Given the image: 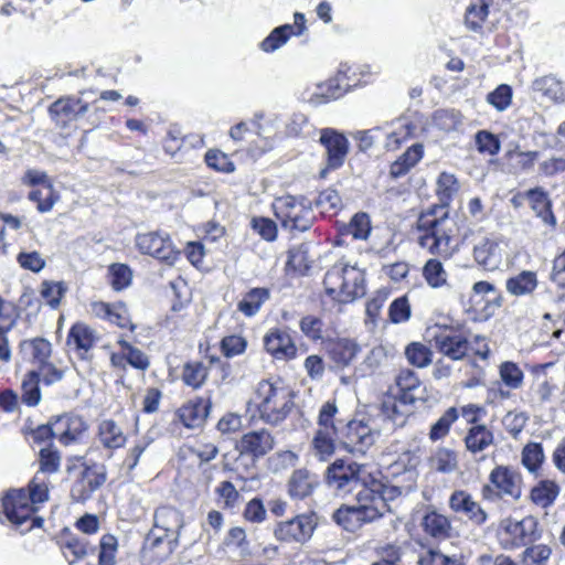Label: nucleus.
Segmentation results:
<instances>
[{
	"mask_svg": "<svg viewBox=\"0 0 565 565\" xmlns=\"http://www.w3.org/2000/svg\"><path fill=\"white\" fill-rule=\"evenodd\" d=\"M436 185L439 204L431 205L419 214L416 226L419 233L417 242L431 255L449 259L468 238L466 232L461 239H457L460 228L448 211L449 203L460 185L457 178L448 172L438 175Z\"/></svg>",
	"mask_w": 565,
	"mask_h": 565,
	"instance_id": "1",
	"label": "nucleus"
},
{
	"mask_svg": "<svg viewBox=\"0 0 565 565\" xmlns=\"http://www.w3.org/2000/svg\"><path fill=\"white\" fill-rule=\"evenodd\" d=\"M47 499L46 482L36 473L29 486V491L19 489L6 494L2 500L3 513L17 529H21V533L29 532L41 526L42 519L34 516L35 504L43 503Z\"/></svg>",
	"mask_w": 565,
	"mask_h": 565,
	"instance_id": "2",
	"label": "nucleus"
},
{
	"mask_svg": "<svg viewBox=\"0 0 565 565\" xmlns=\"http://www.w3.org/2000/svg\"><path fill=\"white\" fill-rule=\"evenodd\" d=\"M323 285L326 292L342 303L365 295L364 271L344 260L338 262L326 273Z\"/></svg>",
	"mask_w": 565,
	"mask_h": 565,
	"instance_id": "3",
	"label": "nucleus"
},
{
	"mask_svg": "<svg viewBox=\"0 0 565 565\" xmlns=\"http://www.w3.org/2000/svg\"><path fill=\"white\" fill-rule=\"evenodd\" d=\"M259 417L266 424L276 426L282 423L294 407V393L284 385L264 381L259 384Z\"/></svg>",
	"mask_w": 565,
	"mask_h": 565,
	"instance_id": "4",
	"label": "nucleus"
},
{
	"mask_svg": "<svg viewBox=\"0 0 565 565\" xmlns=\"http://www.w3.org/2000/svg\"><path fill=\"white\" fill-rule=\"evenodd\" d=\"M275 215L282 227L305 232L313 223L311 202L305 196L284 195L275 200L273 204Z\"/></svg>",
	"mask_w": 565,
	"mask_h": 565,
	"instance_id": "5",
	"label": "nucleus"
},
{
	"mask_svg": "<svg viewBox=\"0 0 565 565\" xmlns=\"http://www.w3.org/2000/svg\"><path fill=\"white\" fill-rule=\"evenodd\" d=\"M363 466L349 459H337L328 466L324 480L338 495H347L361 487Z\"/></svg>",
	"mask_w": 565,
	"mask_h": 565,
	"instance_id": "6",
	"label": "nucleus"
},
{
	"mask_svg": "<svg viewBox=\"0 0 565 565\" xmlns=\"http://www.w3.org/2000/svg\"><path fill=\"white\" fill-rule=\"evenodd\" d=\"M489 482L482 488L484 499L493 500L509 497L519 500L522 495V477L509 466H497L490 472Z\"/></svg>",
	"mask_w": 565,
	"mask_h": 565,
	"instance_id": "7",
	"label": "nucleus"
},
{
	"mask_svg": "<svg viewBox=\"0 0 565 565\" xmlns=\"http://www.w3.org/2000/svg\"><path fill=\"white\" fill-rule=\"evenodd\" d=\"M499 539L505 550H513L534 543L541 539V533L536 520L530 516L521 521H503Z\"/></svg>",
	"mask_w": 565,
	"mask_h": 565,
	"instance_id": "8",
	"label": "nucleus"
},
{
	"mask_svg": "<svg viewBox=\"0 0 565 565\" xmlns=\"http://www.w3.org/2000/svg\"><path fill=\"white\" fill-rule=\"evenodd\" d=\"M135 242L141 254L152 256L169 265L174 264L179 257V250L167 233L148 232L138 234Z\"/></svg>",
	"mask_w": 565,
	"mask_h": 565,
	"instance_id": "9",
	"label": "nucleus"
},
{
	"mask_svg": "<svg viewBox=\"0 0 565 565\" xmlns=\"http://www.w3.org/2000/svg\"><path fill=\"white\" fill-rule=\"evenodd\" d=\"M316 526L315 514L302 513L278 522L274 529V536L280 542L303 544L312 536Z\"/></svg>",
	"mask_w": 565,
	"mask_h": 565,
	"instance_id": "10",
	"label": "nucleus"
},
{
	"mask_svg": "<svg viewBox=\"0 0 565 565\" xmlns=\"http://www.w3.org/2000/svg\"><path fill=\"white\" fill-rule=\"evenodd\" d=\"M107 480V469L103 463H84L83 469L71 488L75 502H86Z\"/></svg>",
	"mask_w": 565,
	"mask_h": 565,
	"instance_id": "11",
	"label": "nucleus"
},
{
	"mask_svg": "<svg viewBox=\"0 0 565 565\" xmlns=\"http://www.w3.org/2000/svg\"><path fill=\"white\" fill-rule=\"evenodd\" d=\"M319 140L327 153V168L320 172L321 178H324L328 170H335L343 166L349 152V140L333 128L322 129Z\"/></svg>",
	"mask_w": 565,
	"mask_h": 565,
	"instance_id": "12",
	"label": "nucleus"
},
{
	"mask_svg": "<svg viewBox=\"0 0 565 565\" xmlns=\"http://www.w3.org/2000/svg\"><path fill=\"white\" fill-rule=\"evenodd\" d=\"M435 349L452 361H461L471 349L468 338L460 331L445 328L433 337Z\"/></svg>",
	"mask_w": 565,
	"mask_h": 565,
	"instance_id": "13",
	"label": "nucleus"
},
{
	"mask_svg": "<svg viewBox=\"0 0 565 565\" xmlns=\"http://www.w3.org/2000/svg\"><path fill=\"white\" fill-rule=\"evenodd\" d=\"M377 488L379 486L372 480L370 484L364 482L356 493V507L369 523L375 522L393 510L384 503Z\"/></svg>",
	"mask_w": 565,
	"mask_h": 565,
	"instance_id": "14",
	"label": "nucleus"
},
{
	"mask_svg": "<svg viewBox=\"0 0 565 565\" xmlns=\"http://www.w3.org/2000/svg\"><path fill=\"white\" fill-rule=\"evenodd\" d=\"M377 433L363 420H351L340 441L345 450L353 455H364L375 443Z\"/></svg>",
	"mask_w": 565,
	"mask_h": 565,
	"instance_id": "15",
	"label": "nucleus"
},
{
	"mask_svg": "<svg viewBox=\"0 0 565 565\" xmlns=\"http://www.w3.org/2000/svg\"><path fill=\"white\" fill-rule=\"evenodd\" d=\"M359 85L360 81L355 78V73L352 68L347 65H341L334 77L318 86V93L316 96L321 98V103H328L332 99L342 97L352 87H356Z\"/></svg>",
	"mask_w": 565,
	"mask_h": 565,
	"instance_id": "16",
	"label": "nucleus"
},
{
	"mask_svg": "<svg viewBox=\"0 0 565 565\" xmlns=\"http://www.w3.org/2000/svg\"><path fill=\"white\" fill-rule=\"evenodd\" d=\"M87 110L88 104L76 97L60 98L49 108L51 118L61 128H65L68 122L84 116Z\"/></svg>",
	"mask_w": 565,
	"mask_h": 565,
	"instance_id": "17",
	"label": "nucleus"
},
{
	"mask_svg": "<svg viewBox=\"0 0 565 565\" xmlns=\"http://www.w3.org/2000/svg\"><path fill=\"white\" fill-rule=\"evenodd\" d=\"M98 333L83 322H76L68 331L66 344L82 360L89 359V351L98 343Z\"/></svg>",
	"mask_w": 565,
	"mask_h": 565,
	"instance_id": "18",
	"label": "nucleus"
},
{
	"mask_svg": "<svg viewBox=\"0 0 565 565\" xmlns=\"http://www.w3.org/2000/svg\"><path fill=\"white\" fill-rule=\"evenodd\" d=\"M55 438L65 446L78 441L87 429L85 420L75 414H63L52 419Z\"/></svg>",
	"mask_w": 565,
	"mask_h": 565,
	"instance_id": "19",
	"label": "nucleus"
},
{
	"mask_svg": "<svg viewBox=\"0 0 565 565\" xmlns=\"http://www.w3.org/2000/svg\"><path fill=\"white\" fill-rule=\"evenodd\" d=\"M449 507L454 512L466 515L476 525H482L488 520L487 512L465 490H456L451 493Z\"/></svg>",
	"mask_w": 565,
	"mask_h": 565,
	"instance_id": "20",
	"label": "nucleus"
},
{
	"mask_svg": "<svg viewBox=\"0 0 565 565\" xmlns=\"http://www.w3.org/2000/svg\"><path fill=\"white\" fill-rule=\"evenodd\" d=\"M266 351L277 360H291L297 354V348L286 330L270 329L264 337Z\"/></svg>",
	"mask_w": 565,
	"mask_h": 565,
	"instance_id": "21",
	"label": "nucleus"
},
{
	"mask_svg": "<svg viewBox=\"0 0 565 565\" xmlns=\"http://www.w3.org/2000/svg\"><path fill=\"white\" fill-rule=\"evenodd\" d=\"M274 445L275 440L271 434L266 429H259L244 434L237 444V449L243 455L260 458L268 454Z\"/></svg>",
	"mask_w": 565,
	"mask_h": 565,
	"instance_id": "22",
	"label": "nucleus"
},
{
	"mask_svg": "<svg viewBox=\"0 0 565 565\" xmlns=\"http://www.w3.org/2000/svg\"><path fill=\"white\" fill-rule=\"evenodd\" d=\"M523 195L529 201L535 216L539 217L544 225L548 226L551 230H555L557 220L552 211L553 203L548 193L543 188L536 186L527 190Z\"/></svg>",
	"mask_w": 565,
	"mask_h": 565,
	"instance_id": "23",
	"label": "nucleus"
},
{
	"mask_svg": "<svg viewBox=\"0 0 565 565\" xmlns=\"http://www.w3.org/2000/svg\"><path fill=\"white\" fill-rule=\"evenodd\" d=\"M416 402H406L401 396H387L379 407V416L392 424V427H403L411 414L413 405Z\"/></svg>",
	"mask_w": 565,
	"mask_h": 565,
	"instance_id": "24",
	"label": "nucleus"
},
{
	"mask_svg": "<svg viewBox=\"0 0 565 565\" xmlns=\"http://www.w3.org/2000/svg\"><path fill=\"white\" fill-rule=\"evenodd\" d=\"M211 409L210 399L196 398L182 405L177 415L188 428H198L203 425Z\"/></svg>",
	"mask_w": 565,
	"mask_h": 565,
	"instance_id": "25",
	"label": "nucleus"
},
{
	"mask_svg": "<svg viewBox=\"0 0 565 565\" xmlns=\"http://www.w3.org/2000/svg\"><path fill=\"white\" fill-rule=\"evenodd\" d=\"M319 484L316 473L307 469H297L288 480V493L295 500H302L311 495Z\"/></svg>",
	"mask_w": 565,
	"mask_h": 565,
	"instance_id": "26",
	"label": "nucleus"
},
{
	"mask_svg": "<svg viewBox=\"0 0 565 565\" xmlns=\"http://www.w3.org/2000/svg\"><path fill=\"white\" fill-rule=\"evenodd\" d=\"M374 482L379 486L377 489L384 503H387V508H392L395 501L407 497L416 489L417 472L414 469H406V483L404 486L393 484L391 481L384 483L380 480H374Z\"/></svg>",
	"mask_w": 565,
	"mask_h": 565,
	"instance_id": "27",
	"label": "nucleus"
},
{
	"mask_svg": "<svg viewBox=\"0 0 565 565\" xmlns=\"http://www.w3.org/2000/svg\"><path fill=\"white\" fill-rule=\"evenodd\" d=\"M532 90L543 103H563L565 100V87L553 75H545L534 79Z\"/></svg>",
	"mask_w": 565,
	"mask_h": 565,
	"instance_id": "28",
	"label": "nucleus"
},
{
	"mask_svg": "<svg viewBox=\"0 0 565 565\" xmlns=\"http://www.w3.org/2000/svg\"><path fill=\"white\" fill-rule=\"evenodd\" d=\"M60 548L68 565H76L96 551V546L92 545L87 539L77 535L61 539Z\"/></svg>",
	"mask_w": 565,
	"mask_h": 565,
	"instance_id": "29",
	"label": "nucleus"
},
{
	"mask_svg": "<svg viewBox=\"0 0 565 565\" xmlns=\"http://www.w3.org/2000/svg\"><path fill=\"white\" fill-rule=\"evenodd\" d=\"M398 396L406 402L424 401L425 390L417 374L412 370H402L396 376Z\"/></svg>",
	"mask_w": 565,
	"mask_h": 565,
	"instance_id": "30",
	"label": "nucleus"
},
{
	"mask_svg": "<svg viewBox=\"0 0 565 565\" xmlns=\"http://www.w3.org/2000/svg\"><path fill=\"white\" fill-rule=\"evenodd\" d=\"M424 147L420 143L411 146L403 154H401L390 168V174L394 179H398L409 172L423 158Z\"/></svg>",
	"mask_w": 565,
	"mask_h": 565,
	"instance_id": "31",
	"label": "nucleus"
},
{
	"mask_svg": "<svg viewBox=\"0 0 565 565\" xmlns=\"http://www.w3.org/2000/svg\"><path fill=\"white\" fill-rule=\"evenodd\" d=\"M473 256L476 262L486 269H495L501 262L498 243L489 238H483L475 246Z\"/></svg>",
	"mask_w": 565,
	"mask_h": 565,
	"instance_id": "32",
	"label": "nucleus"
},
{
	"mask_svg": "<svg viewBox=\"0 0 565 565\" xmlns=\"http://www.w3.org/2000/svg\"><path fill=\"white\" fill-rule=\"evenodd\" d=\"M333 521L340 525L343 530L354 533L360 530L366 520L362 515V512L355 505H342L334 511L332 515Z\"/></svg>",
	"mask_w": 565,
	"mask_h": 565,
	"instance_id": "33",
	"label": "nucleus"
},
{
	"mask_svg": "<svg viewBox=\"0 0 565 565\" xmlns=\"http://www.w3.org/2000/svg\"><path fill=\"white\" fill-rule=\"evenodd\" d=\"M422 526L429 536L445 540L450 536L451 523L449 519L436 511L427 512L422 521Z\"/></svg>",
	"mask_w": 565,
	"mask_h": 565,
	"instance_id": "34",
	"label": "nucleus"
},
{
	"mask_svg": "<svg viewBox=\"0 0 565 565\" xmlns=\"http://www.w3.org/2000/svg\"><path fill=\"white\" fill-rule=\"evenodd\" d=\"M561 492L559 486L552 480H541L531 490V501L543 509L552 507Z\"/></svg>",
	"mask_w": 565,
	"mask_h": 565,
	"instance_id": "35",
	"label": "nucleus"
},
{
	"mask_svg": "<svg viewBox=\"0 0 565 565\" xmlns=\"http://www.w3.org/2000/svg\"><path fill=\"white\" fill-rule=\"evenodd\" d=\"M98 439L108 449H117L126 444L122 429L113 419H104L99 423Z\"/></svg>",
	"mask_w": 565,
	"mask_h": 565,
	"instance_id": "36",
	"label": "nucleus"
},
{
	"mask_svg": "<svg viewBox=\"0 0 565 565\" xmlns=\"http://www.w3.org/2000/svg\"><path fill=\"white\" fill-rule=\"evenodd\" d=\"M493 440V433L486 425L480 424L469 428L465 437V445L468 451L478 454L492 445Z\"/></svg>",
	"mask_w": 565,
	"mask_h": 565,
	"instance_id": "37",
	"label": "nucleus"
},
{
	"mask_svg": "<svg viewBox=\"0 0 565 565\" xmlns=\"http://www.w3.org/2000/svg\"><path fill=\"white\" fill-rule=\"evenodd\" d=\"M537 284L536 273L523 270L510 277L505 282V287L509 294L520 297L532 294L536 289Z\"/></svg>",
	"mask_w": 565,
	"mask_h": 565,
	"instance_id": "38",
	"label": "nucleus"
},
{
	"mask_svg": "<svg viewBox=\"0 0 565 565\" xmlns=\"http://www.w3.org/2000/svg\"><path fill=\"white\" fill-rule=\"evenodd\" d=\"M359 352L356 343L350 340H340L330 345L328 351L334 367L342 369L348 366Z\"/></svg>",
	"mask_w": 565,
	"mask_h": 565,
	"instance_id": "39",
	"label": "nucleus"
},
{
	"mask_svg": "<svg viewBox=\"0 0 565 565\" xmlns=\"http://www.w3.org/2000/svg\"><path fill=\"white\" fill-rule=\"evenodd\" d=\"M338 433L317 430L312 439L313 456L320 461H327L335 451Z\"/></svg>",
	"mask_w": 565,
	"mask_h": 565,
	"instance_id": "40",
	"label": "nucleus"
},
{
	"mask_svg": "<svg viewBox=\"0 0 565 565\" xmlns=\"http://www.w3.org/2000/svg\"><path fill=\"white\" fill-rule=\"evenodd\" d=\"M313 263L310 256V245L302 243L292 246L288 252L287 267L298 273L299 275H306L311 268Z\"/></svg>",
	"mask_w": 565,
	"mask_h": 565,
	"instance_id": "41",
	"label": "nucleus"
},
{
	"mask_svg": "<svg viewBox=\"0 0 565 565\" xmlns=\"http://www.w3.org/2000/svg\"><path fill=\"white\" fill-rule=\"evenodd\" d=\"M270 292L267 288H252L238 302L237 309L246 317L255 316L263 303L269 299Z\"/></svg>",
	"mask_w": 565,
	"mask_h": 565,
	"instance_id": "42",
	"label": "nucleus"
},
{
	"mask_svg": "<svg viewBox=\"0 0 565 565\" xmlns=\"http://www.w3.org/2000/svg\"><path fill=\"white\" fill-rule=\"evenodd\" d=\"M292 36V28L289 23L275 28L260 43L259 49L266 53H274L282 47Z\"/></svg>",
	"mask_w": 565,
	"mask_h": 565,
	"instance_id": "43",
	"label": "nucleus"
},
{
	"mask_svg": "<svg viewBox=\"0 0 565 565\" xmlns=\"http://www.w3.org/2000/svg\"><path fill=\"white\" fill-rule=\"evenodd\" d=\"M154 525L167 533H173L181 526V514L171 507L158 508L154 512Z\"/></svg>",
	"mask_w": 565,
	"mask_h": 565,
	"instance_id": "44",
	"label": "nucleus"
},
{
	"mask_svg": "<svg viewBox=\"0 0 565 565\" xmlns=\"http://www.w3.org/2000/svg\"><path fill=\"white\" fill-rule=\"evenodd\" d=\"M489 14V6L484 2V0H477V2L471 3L465 14V24L466 26L475 32H478L482 29V24L486 21Z\"/></svg>",
	"mask_w": 565,
	"mask_h": 565,
	"instance_id": "45",
	"label": "nucleus"
},
{
	"mask_svg": "<svg viewBox=\"0 0 565 565\" xmlns=\"http://www.w3.org/2000/svg\"><path fill=\"white\" fill-rule=\"evenodd\" d=\"M209 375L207 367L202 362H188L182 370V380L185 385L194 390L200 388Z\"/></svg>",
	"mask_w": 565,
	"mask_h": 565,
	"instance_id": "46",
	"label": "nucleus"
},
{
	"mask_svg": "<svg viewBox=\"0 0 565 565\" xmlns=\"http://www.w3.org/2000/svg\"><path fill=\"white\" fill-rule=\"evenodd\" d=\"M395 125L396 128L386 134L385 148L387 150L398 149L402 142L407 140L416 129V127L406 119H398Z\"/></svg>",
	"mask_w": 565,
	"mask_h": 565,
	"instance_id": "47",
	"label": "nucleus"
},
{
	"mask_svg": "<svg viewBox=\"0 0 565 565\" xmlns=\"http://www.w3.org/2000/svg\"><path fill=\"white\" fill-rule=\"evenodd\" d=\"M459 414L456 407H449L438 419L434 423L429 430V439L437 441L445 438L450 430L451 425L458 419Z\"/></svg>",
	"mask_w": 565,
	"mask_h": 565,
	"instance_id": "48",
	"label": "nucleus"
},
{
	"mask_svg": "<svg viewBox=\"0 0 565 565\" xmlns=\"http://www.w3.org/2000/svg\"><path fill=\"white\" fill-rule=\"evenodd\" d=\"M423 276L431 288H440L446 285L448 275L443 264L438 259L431 258L424 265Z\"/></svg>",
	"mask_w": 565,
	"mask_h": 565,
	"instance_id": "49",
	"label": "nucleus"
},
{
	"mask_svg": "<svg viewBox=\"0 0 565 565\" xmlns=\"http://www.w3.org/2000/svg\"><path fill=\"white\" fill-rule=\"evenodd\" d=\"M430 461L434 469L441 473H451L458 467L456 452L448 448H438Z\"/></svg>",
	"mask_w": 565,
	"mask_h": 565,
	"instance_id": "50",
	"label": "nucleus"
},
{
	"mask_svg": "<svg viewBox=\"0 0 565 565\" xmlns=\"http://www.w3.org/2000/svg\"><path fill=\"white\" fill-rule=\"evenodd\" d=\"M66 290L67 287L63 281L44 280L41 284L40 294L51 308L56 309L60 306L61 299L65 295Z\"/></svg>",
	"mask_w": 565,
	"mask_h": 565,
	"instance_id": "51",
	"label": "nucleus"
},
{
	"mask_svg": "<svg viewBox=\"0 0 565 565\" xmlns=\"http://www.w3.org/2000/svg\"><path fill=\"white\" fill-rule=\"evenodd\" d=\"M552 548L546 544H533L522 553L523 565H547Z\"/></svg>",
	"mask_w": 565,
	"mask_h": 565,
	"instance_id": "52",
	"label": "nucleus"
},
{
	"mask_svg": "<svg viewBox=\"0 0 565 565\" xmlns=\"http://www.w3.org/2000/svg\"><path fill=\"white\" fill-rule=\"evenodd\" d=\"M22 402L29 406H35L41 399V393L39 387V374L31 371L26 374L22 382Z\"/></svg>",
	"mask_w": 565,
	"mask_h": 565,
	"instance_id": "53",
	"label": "nucleus"
},
{
	"mask_svg": "<svg viewBox=\"0 0 565 565\" xmlns=\"http://www.w3.org/2000/svg\"><path fill=\"white\" fill-rule=\"evenodd\" d=\"M40 470L38 473H55L58 471L61 466L60 452L54 449L51 445L41 448L39 452Z\"/></svg>",
	"mask_w": 565,
	"mask_h": 565,
	"instance_id": "54",
	"label": "nucleus"
},
{
	"mask_svg": "<svg viewBox=\"0 0 565 565\" xmlns=\"http://www.w3.org/2000/svg\"><path fill=\"white\" fill-rule=\"evenodd\" d=\"M500 377L502 382L511 390H516L523 384L524 373L514 362H503L500 365Z\"/></svg>",
	"mask_w": 565,
	"mask_h": 565,
	"instance_id": "55",
	"label": "nucleus"
},
{
	"mask_svg": "<svg viewBox=\"0 0 565 565\" xmlns=\"http://www.w3.org/2000/svg\"><path fill=\"white\" fill-rule=\"evenodd\" d=\"M29 200L38 203L36 209L39 212L46 213L53 209L57 195L55 194L53 184L47 183L46 189L31 191L29 193Z\"/></svg>",
	"mask_w": 565,
	"mask_h": 565,
	"instance_id": "56",
	"label": "nucleus"
},
{
	"mask_svg": "<svg viewBox=\"0 0 565 565\" xmlns=\"http://www.w3.org/2000/svg\"><path fill=\"white\" fill-rule=\"evenodd\" d=\"M544 460L543 447L539 443L527 444L522 451V463L531 471L535 472Z\"/></svg>",
	"mask_w": 565,
	"mask_h": 565,
	"instance_id": "57",
	"label": "nucleus"
},
{
	"mask_svg": "<svg viewBox=\"0 0 565 565\" xmlns=\"http://www.w3.org/2000/svg\"><path fill=\"white\" fill-rule=\"evenodd\" d=\"M435 125L444 131L456 130L462 122L461 114L455 109H440L434 115Z\"/></svg>",
	"mask_w": 565,
	"mask_h": 565,
	"instance_id": "58",
	"label": "nucleus"
},
{
	"mask_svg": "<svg viewBox=\"0 0 565 565\" xmlns=\"http://www.w3.org/2000/svg\"><path fill=\"white\" fill-rule=\"evenodd\" d=\"M405 354L408 362L417 367H425L431 362V351L418 342L407 345Z\"/></svg>",
	"mask_w": 565,
	"mask_h": 565,
	"instance_id": "59",
	"label": "nucleus"
},
{
	"mask_svg": "<svg viewBox=\"0 0 565 565\" xmlns=\"http://www.w3.org/2000/svg\"><path fill=\"white\" fill-rule=\"evenodd\" d=\"M418 565H465L461 557L448 556L439 550L430 548L418 558Z\"/></svg>",
	"mask_w": 565,
	"mask_h": 565,
	"instance_id": "60",
	"label": "nucleus"
},
{
	"mask_svg": "<svg viewBox=\"0 0 565 565\" xmlns=\"http://www.w3.org/2000/svg\"><path fill=\"white\" fill-rule=\"evenodd\" d=\"M117 546V539L114 535H103L99 542L98 565H115Z\"/></svg>",
	"mask_w": 565,
	"mask_h": 565,
	"instance_id": "61",
	"label": "nucleus"
},
{
	"mask_svg": "<svg viewBox=\"0 0 565 565\" xmlns=\"http://www.w3.org/2000/svg\"><path fill=\"white\" fill-rule=\"evenodd\" d=\"M371 221L366 213H356L347 226V234L355 239H366L371 233Z\"/></svg>",
	"mask_w": 565,
	"mask_h": 565,
	"instance_id": "62",
	"label": "nucleus"
},
{
	"mask_svg": "<svg viewBox=\"0 0 565 565\" xmlns=\"http://www.w3.org/2000/svg\"><path fill=\"white\" fill-rule=\"evenodd\" d=\"M412 315L407 296H401L392 301L388 308L390 320L393 323H403L409 320Z\"/></svg>",
	"mask_w": 565,
	"mask_h": 565,
	"instance_id": "63",
	"label": "nucleus"
},
{
	"mask_svg": "<svg viewBox=\"0 0 565 565\" xmlns=\"http://www.w3.org/2000/svg\"><path fill=\"white\" fill-rule=\"evenodd\" d=\"M512 100V89L509 85L501 84L493 92L488 94L487 102L497 110H505Z\"/></svg>",
	"mask_w": 565,
	"mask_h": 565,
	"instance_id": "64",
	"label": "nucleus"
}]
</instances>
